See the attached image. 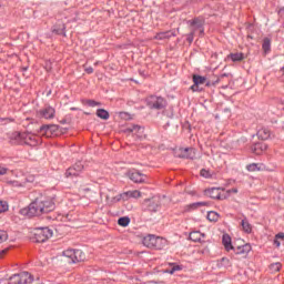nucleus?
<instances>
[{"label": "nucleus", "instance_id": "obj_22", "mask_svg": "<svg viewBox=\"0 0 284 284\" xmlns=\"http://www.w3.org/2000/svg\"><path fill=\"white\" fill-rule=\"evenodd\" d=\"M97 116H99V119H103L104 121H108V119H110V113L104 109H99L97 111Z\"/></svg>", "mask_w": 284, "mask_h": 284}, {"label": "nucleus", "instance_id": "obj_20", "mask_svg": "<svg viewBox=\"0 0 284 284\" xmlns=\"http://www.w3.org/2000/svg\"><path fill=\"white\" fill-rule=\"evenodd\" d=\"M265 150H267V144H265V143H257V144H255V146L253 149V152L255 154H261V153L265 152Z\"/></svg>", "mask_w": 284, "mask_h": 284}, {"label": "nucleus", "instance_id": "obj_4", "mask_svg": "<svg viewBox=\"0 0 284 284\" xmlns=\"http://www.w3.org/2000/svg\"><path fill=\"white\" fill-rule=\"evenodd\" d=\"M32 275L28 272L14 274L9 278V284H30L32 283Z\"/></svg>", "mask_w": 284, "mask_h": 284}, {"label": "nucleus", "instance_id": "obj_2", "mask_svg": "<svg viewBox=\"0 0 284 284\" xmlns=\"http://www.w3.org/2000/svg\"><path fill=\"white\" fill-rule=\"evenodd\" d=\"M62 256L65 263H81V261H85V254L81 250H72L68 248L63 251Z\"/></svg>", "mask_w": 284, "mask_h": 284}, {"label": "nucleus", "instance_id": "obj_7", "mask_svg": "<svg viewBox=\"0 0 284 284\" xmlns=\"http://www.w3.org/2000/svg\"><path fill=\"white\" fill-rule=\"evenodd\" d=\"M148 105L154 110H163V108H165V99L162 97L151 95L148 98Z\"/></svg>", "mask_w": 284, "mask_h": 284}, {"label": "nucleus", "instance_id": "obj_35", "mask_svg": "<svg viewBox=\"0 0 284 284\" xmlns=\"http://www.w3.org/2000/svg\"><path fill=\"white\" fill-rule=\"evenodd\" d=\"M221 263H222L223 267H232V262L227 257H223L221 260Z\"/></svg>", "mask_w": 284, "mask_h": 284}, {"label": "nucleus", "instance_id": "obj_8", "mask_svg": "<svg viewBox=\"0 0 284 284\" xmlns=\"http://www.w3.org/2000/svg\"><path fill=\"white\" fill-rule=\"evenodd\" d=\"M40 134L42 136H59V125L50 124V125H42L40 128Z\"/></svg>", "mask_w": 284, "mask_h": 284}, {"label": "nucleus", "instance_id": "obj_32", "mask_svg": "<svg viewBox=\"0 0 284 284\" xmlns=\"http://www.w3.org/2000/svg\"><path fill=\"white\" fill-rule=\"evenodd\" d=\"M270 47H271L270 39H267V38L264 39L263 44H262L264 52H270Z\"/></svg>", "mask_w": 284, "mask_h": 284}, {"label": "nucleus", "instance_id": "obj_47", "mask_svg": "<svg viewBox=\"0 0 284 284\" xmlns=\"http://www.w3.org/2000/svg\"><path fill=\"white\" fill-rule=\"evenodd\" d=\"M274 245H276V247H281V242L276 237L274 240Z\"/></svg>", "mask_w": 284, "mask_h": 284}, {"label": "nucleus", "instance_id": "obj_16", "mask_svg": "<svg viewBox=\"0 0 284 284\" xmlns=\"http://www.w3.org/2000/svg\"><path fill=\"white\" fill-rule=\"evenodd\" d=\"M222 245H224L226 252H232V250H234V245H232V237L229 234H224L222 236Z\"/></svg>", "mask_w": 284, "mask_h": 284}, {"label": "nucleus", "instance_id": "obj_19", "mask_svg": "<svg viewBox=\"0 0 284 284\" xmlns=\"http://www.w3.org/2000/svg\"><path fill=\"white\" fill-rule=\"evenodd\" d=\"M227 59H231V61H233L234 63L239 62V61H243V59H245V54L241 53V52H236V53H230L227 55Z\"/></svg>", "mask_w": 284, "mask_h": 284}, {"label": "nucleus", "instance_id": "obj_34", "mask_svg": "<svg viewBox=\"0 0 284 284\" xmlns=\"http://www.w3.org/2000/svg\"><path fill=\"white\" fill-rule=\"evenodd\" d=\"M281 267H282L281 263H274V264H271L270 270L271 272H280Z\"/></svg>", "mask_w": 284, "mask_h": 284}, {"label": "nucleus", "instance_id": "obj_23", "mask_svg": "<svg viewBox=\"0 0 284 284\" xmlns=\"http://www.w3.org/2000/svg\"><path fill=\"white\" fill-rule=\"evenodd\" d=\"M205 81H207V79L205 77L193 75V82L195 83V85H203V83H205Z\"/></svg>", "mask_w": 284, "mask_h": 284}, {"label": "nucleus", "instance_id": "obj_28", "mask_svg": "<svg viewBox=\"0 0 284 284\" xmlns=\"http://www.w3.org/2000/svg\"><path fill=\"white\" fill-rule=\"evenodd\" d=\"M207 219L211 222H216V221H219V213L211 211L207 213Z\"/></svg>", "mask_w": 284, "mask_h": 284}, {"label": "nucleus", "instance_id": "obj_53", "mask_svg": "<svg viewBox=\"0 0 284 284\" xmlns=\"http://www.w3.org/2000/svg\"><path fill=\"white\" fill-rule=\"evenodd\" d=\"M282 71L284 72V68L282 69Z\"/></svg>", "mask_w": 284, "mask_h": 284}, {"label": "nucleus", "instance_id": "obj_39", "mask_svg": "<svg viewBox=\"0 0 284 284\" xmlns=\"http://www.w3.org/2000/svg\"><path fill=\"white\" fill-rule=\"evenodd\" d=\"M9 184L12 185L13 187H23V185H26L19 181H10Z\"/></svg>", "mask_w": 284, "mask_h": 284}, {"label": "nucleus", "instance_id": "obj_49", "mask_svg": "<svg viewBox=\"0 0 284 284\" xmlns=\"http://www.w3.org/2000/svg\"><path fill=\"white\" fill-rule=\"evenodd\" d=\"M29 181H30V183H32V181H34V179H33V178H31Z\"/></svg>", "mask_w": 284, "mask_h": 284}, {"label": "nucleus", "instance_id": "obj_18", "mask_svg": "<svg viewBox=\"0 0 284 284\" xmlns=\"http://www.w3.org/2000/svg\"><path fill=\"white\" fill-rule=\"evenodd\" d=\"M194 149H180V156L182 159H193Z\"/></svg>", "mask_w": 284, "mask_h": 284}, {"label": "nucleus", "instance_id": "obj_33", "mask_svg": "<svg viewBox=\"0 0 284 284\" xmlns=\"http://www.w3.org/2000/svg\"><path fill=\"white\" fill-rule=\"evenodd\" d=\"M201 176L204 179H212V173L209 170L202 169L200 172Z\"/></svg>", "mask_w": 284, "mask_h": 284}, {"label": "nucleus", "instance_id": "obj_30", "mask_svg": "<svg viewBox=\"0 0 284 284\" xmlns=\"http://www.w3.org/2000/svg\"><path fill=\"white\" fill-rule=\"evenodd\" d=\"M170 37H174V32L168 31L158 34V39H170Z\"/></svg>", "mask_w": 284, "mask_h": 284}, {"label": "nucleus", "instance_id": "obj_9", "mask_svg": "<svg viewBox=\"0 0 284 284\" xmlns=\"http://www.w3.org/2000/svg\"><path fill=\"white\" fill-rule=\"evenodd\" d=\"M126 176L130 179V181H133V183H145V174H142L139 171H129Z\"/></svg>", "mask_w": 284, "mask_h": 284}, {"label": "nucleus", "instance_id": "obj_12", "mask_svg": "<svg viewBox=\"0 0 284 284\" xmlns=\"http://www.w3.org/2000/svg\"><path fill=\"white\" fill-rule=\"evenodd\" d=\"M190 26H191V31L192 32H196V30H199V32L201 34H203V20L201 19H194L192 21H189Z\"/></svg>", "mask_w": 284, "mask_h": 284}, {"label": "nucleus", "instance_id": "obj_11", "mask_svg": "<svg viewBox=\"0 0 284 284\" xmlns=\"http://www.w3.org/2000/svg\"><path fill=\"white\" fill-rule=\"evenodd\" d=\"M126 132L129 134H133L134 136H138V139H143V128L139 126V125H131L126 129Z\"/></svg>", "mask_w": 284, "mask_h": 284}, {"label": "nucleus", "instance_id": "obj_44", "mask_svg": "<svg viewBox=\"0 0 284 284\" xmlns=\"http://www.w3.org/2000/svg\"><path fill=\"white\" fill-rule=\"evenodd\" d=\"M87 74H92L94 72V69L92 67L85 68Z\"/></svg>", "mask_w": 284, "mask_h": 284}, {"label": "nucleus", "instance_id": "obj_29", "mask_svg": "<svg viewBox=\"0 0 284 284\" xmlns=\"http://www.w3.org/2000/svg\"><path fill=\"white\" fill-rule=\"evenodd\" d=\"M9 207L8 202L0 201V214L8 212Z\"/></svg>", "mask_w": 284, "mask_h": 284}, {"label": "nucleus", "instance_id": "obj_3", "mask_svg": "<svg viewBox=\"0 0 284 284\" xmlns=\"http://www.w3.org/2000/svg\"><path fill=\"white\" fill-rule=\"evenodd\" d=\"M143 245L145 247H153L154 250H163L168 245V240L155 235H146L143 239Z\"/></svg>", "mask_w": 284, "mask_h": 284}, {"label": "nucleus", "instance_id": "obj_24", "mask_svg": "<svg viewBox=\"0 0 284 284\" xmlns=\"http://www.w3.org/2000/svg\"><path fill=\"white\" fill-rule=\"evenodd\" d=\"M79 172H77L75 171V169H72V166L71 168H69L68 170H67V172H65V178L67 179H73V176H79Z\"/></svg>", "mask_w": 284, "mask_h": 284}, {"label": "nucleus", "instance_id": "obj_38", "mask_svg": "<svg viewBox=\"0 0 284 284\" xmlns=\"http://www.w3.org/2000/svg\"><path fill=\"white\" fill-rule=\"evenodd\" d=\"M87 105H89L90 108H97V105H101V103L94 100H87Z\"/></svg>", "mask_w": 284, "mask_h": 284}, {"label": "nucleus", "instance_id": "obj_48", "mask_svg": "<svg viewBox=\"0 0 284 284\" xmlns=\"http://www.w3.org/2000/svg\"><path fill=\"white\" fill-rule=\"evenodd\" d=\"M278 14H280V17H284V8H281V9L278 10Z\"/></svg>", "mask_w": 284, "mask_h": 284}, {"label": "nucleus", "instance_id": "obj_10", "mask_svg": "<svg viewBox=\"0 0 284 284\" xmlns=\"http://www.w3.org/2000/svg\"><path fill=\"white\" fill-rule=\"evenodd\" d=\"M233 252L237 256H242L243 258H246L250 252H252V246L250 244H244L242 246L234 247Z\"/></svg>", "mask_w": 284, "mask_h": 284}, {"label": "nucleus", "instance_id": "obj_21", "mask_svg": "<svg viewBox=\"0 0 284 284\" xmlns=\"http://www.w3.org/2000/svg\"><path fill=\"white\" fill-rule=\"evenodd\" d=\"M241 225L243 232H245L246 234H252V224H250L247 220H242Z\"/></svg>", "mask_w": 284, "mask_h": 284}, {"label": "nucleus", "instance_id": "obj_42", "mask_svg": "<svg viewBox=\"0 0 284 284\" xmlns=\"http://www.w3.org/2000/svg\"><path fill=\"white\" fill-rule=\"evenodd\" d=\"M191 90L193 92H199V84L194 83L192 87H191Z\"/></svg>", "mask_w": 284, "mask_h": 284}, {"label": "nucleus", "instance_id": "obj_36", "mask_svg": "<svg viewBox=\"0 0 284 284\" xmlns=\"http://www.w3.org/2000/svg\"><path fill=\"white\" fill-rule=\"evenodd\" d=\"M8 241V233L0 230V243H6Z\"/></svg>", "mask_w": 284, "mask_h": 284}, {"label": "nucleus", "instance_id": "obj_13", "mask_svg": "<svg viewBox=\"0 0 284 284\" xmlns=\"http://www.w3.org/2000/svg\"><path fill=\"white\" fill-rule=\"evenodd\" d=\"M221 187H211L204 191L205 196L209 199H221Z\"/></svg>", "mask_w": 284, "mask_h": 284}, {"label": "nucleus", "instance_id": "obj_41", "mask_svg": "<svg viewBox=\"0 0 284 284\" xmlns=\"http://www.w3.org/2000/svg\"><path fill=\"white\" fill-rule=\"evenodd\" d=\"M187 41L189 43H192V41H194V32H191V34H189Z\"/></svg>", "mask_w": 284, "mask_h": 284}, {"label": "nucleus", "instance_id": "obj_15", "mask_svg": "<svg viewBox=\"0 0 284 284\" xmlns=\"http://www.w3.org/2000/svg\"><path fill=\"white\" fill-rule=\"evenodd\" d=\"M257 138L261 139L262 141H267V139L272 138V131H270L267 128L262 126L257 131Z\"/></svg>", "mask_w": 284, "mask_h": 284}, {"label": "nucleus", "instance_id": "obj_52", "mask_svg": "<svg viewBox=\"0 0 284 284\" xmlns=\"http://www.w3.org/2000/svg\"><path fill=\"white\" fill-rule=\"evenodd\" d=\"M61 30H65V27L62 26V29Z\"/></svg>", "mask_w": 284, "mask_h": 284}, {"label": "nucleus", "instance_id": "obj_5", "mask_svg": "<svg viewBox=\"0 0 284 284\" xmlns=\"http://www.w3.org/2000/svg\"><path fill=\"white\" fill-rule=\"evenodd\" d=\"M33 234L37 243H45L48 239H52L54 233L48 227H42L36 229Z\"/></svg>", "mask_w": 284, "mask_h": 284}, {"label": "nucleus", "instance_id": "obj_1", "mask_svg": "<svg viewBox=\"0 0 284 284\" xmlns=\"http://www.w3.org/2000/svg\"><path fill=\"white\" fill-rule=\"evenodd\" d=\"M55 207L54 199L52 197H39L36 199L28 207L20 211L23 216H41L42 214H48L53 212Z\"/></svg>", "mask_w": 284, "mask_h": 284}, {"label": "nucleus", "instance_id": "obj_17", "mask_svg": "<svg viewBox=\"0 0 284 284\" xmlns=\"http://www.w3.org/2000/svg\"><path fill=\"white\" fill-rule=\"evenodd\" d=\"M190 239L194 242V243H201L203 241V239H205V234L199 232V231H194L190 233Z\"/></svg>", "mask_w": 284, "mask_h": 284}, {"label": "nucleus", "instance_id": "obj_27", "mask_svg": "<svg viewBox=\"0 0 284 284\" xmlns=\"http://www.w3.org/2000/svg\"><path fill=\"white\" fill-rule=\"evenodd\" d=\"M118 224L121 226V227H128L130 225V217H120L118 220Z\"/></svg>", "mask_w": 284, "mask_h": 284}, {"label": "nucleus", "instance_id": "obj_50", "mask_svg": "<svg viewBox=\"0 0 284 284\" xmlns=\"http://www.w3.org/2000/svg\"><path fill=\"white\" fill-rule=\"evenodd\" d=\"M174 270H176V268H173V270L171 271V274H174Z\"/></svg>", "mask_w": 284, "mask_h": 284}, {"label": "nucleus", "instance_id": "obj_40", "mask_svg": "<svg viewBox=\"0 0 284 284\" xmlns=\"http://www.w3.org/2000/svg\"><path fill=\"white\" fill-rule=\"evenodd\" d=\"M3 174H8V169L0 166V176H3Z\"/></svg>", "mask_w": 284, "mask_h": 284}, {"label": "nucleus", "instance_id": "obj_14", "mask_svg": "<svg viewBox=\"0 0 284 284\" xmlns=\"http://www.w3.org/2000/svg\"><path fill=\"white\" fill-rule=\"evenodd\" d=\"M54 108L47 106L39 111V114L42 119H54Z\"/></svg>", "mask_w": 284, "mask_h": 284}, {"label": "nucleus", "instance_id": "obj_26", "mask_svg": "<svg viewBox=\"0 0 284 284\" xmlns=\"http://www.w3.org/2000/svg\"><path fill=\"white\" fill-rule=\"evenodd\" d=\"M262 165L261 164H256V163H252V164H248L246 166V170L248 172H258V170H261Z\"/></svg>", "mask_w": 284, "mask_h": 284}, {"label": "nucleus", "instance_id": "obj_25", "mask_svg": "<svg viewBox=\"0 0 284 284\" xmlns=\"http://www.w3.org/2000/svg\"><path fill=\"white\" fill-rule=\"evenodd\" d=\"M125 196H128L129 199H141V193H140V191H136V190L128 191L125 193Z\"/></svg>", "mask_w": 284, "mask_h": 284}, {"label": "nucleus", "instance_id": "obj_6", "mask_svg": "<svg viewBox=\"0 0 284 284\" xmlns=\"http://www.w3.org/2000/svg\"><path fill=\"white\" fill-rule=\"evenodd\" d=\"M16 139L24 143L26 145H39V138L32 133H17Z\"/></svg>", "mask_w": 284, "mask_h": 284}, {"label": "nucleus", "instance_id": "obj_43", "mask_svg": "<svg viewBox=\"0 0 284 284\" xmlns=\"http://www.w3.org/2000/svg\"><path fill=\"white\" fill-rule=\"evenodd\" d=\"M6 254H8V248L0 251V258H3V256H6Z\"/></svg>", "mask_w": 284, "mask_h": 284}, {"label": "nucleus", "instance_id": "obj_51", "mask_svg": "<svg viewBox=\"0 0 284 284\" xmlns=\"http://www.w3.org/2000/svg\"><path fill=\"white\" fill-rule=\"evenodd\" d=\"M53 32H59L57 29H53Z\"/></svg>", "mask_w": 284, "mask_h": 284}, {"label": "nucleus", "instance_id": "obj_31", "mask_svg": "<svg viewBox=\"0 0 284 284\" xmlns=\"http://www.w3.org/2000/svg\"><path fill=\"white\" fill-rule=\"evenodd\" d=\"M71 169L75 170V172H78V174H81V172H83V163L78 162L73 166H71Z\"/></svg>", "mask_w": 284, "mask_h": 284}, {"label": "nucleus", "instance_id": "obj_37", "mask_svg": "<svg viewBox=\"0 0 284 284\" xmlns=\"http://www.w3.org/2000/svg\"><path fill=\"white\" fill-rule=\"evenodd\" d=\"M201 205H207L205 202H197L189 205V210H194L196 207H201Z\"/></svg>", "mask_w": 284, "mask_h": 284}, {"label": "nucleus", "instance_id": "obj_46", "mask_svg": "<svg viewBox=\"0 0 284 284\" xmlns=\"http://www.w3.org/2000/svg\"><path fill=\"white\" fill-rule=\"evenodd\" d=\"M275 239H281L282 241L284 240V233H278L276 236H275Z\"/></svg>", "mask_w": 284, "mask_h": 284}, {"label": "nucleus", "instance_id": "obj_45", "mask_svg": "<svg viewBox=\"0 0 284 284\" xmlns=\"http://www.w3.org/2000/svg\"><path fill=\"white\" fill-rule=\"evenodd\" d=\"M229 194H237L239 190L237 189H231L227 191Z\"/></svg>", "mask_w": 284, "mask_h": 284}]
</instances>
